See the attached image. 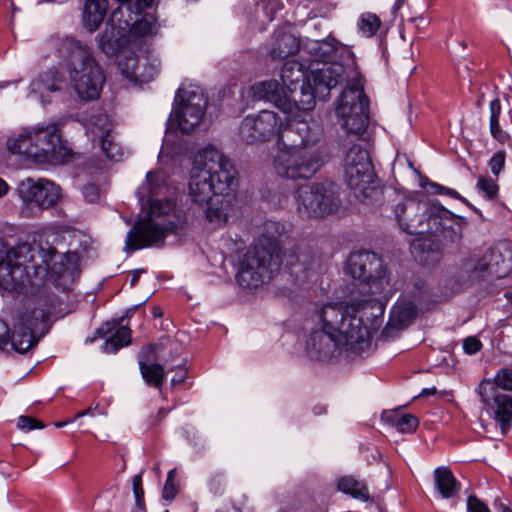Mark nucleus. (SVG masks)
Returning a JSON list of instances; mask_svg holds the SVG:
<instances>
[{"label":"nucleus","mask_w":512,"mask_h":512,"mask_svg":"<svg viewBox=\"0 0 512 512\" xmlns=\"http://www.w3.org/2000/svg\"><path fill=\"white\" fill-rule=\"evenodd\" d=\"M346 47L334 38L307 40L301 51L304 63L286 62L281 68L280 80L255 83L251 93L256 100L272 102L283 113L310 111L316 95L325 96L346 79L345 67L332 61Z\"/></svg>","instance_id":"nucleus-1"},{"label":"nucleus","mask_w":512,"mask_h":512,"mask_svg":"<svg viewBox=\"0 0 512 512\" xmlns=\"http://www.w3.org/2000/svg\"><path fill=\"white\" fill-rule=\"evenodd\" d=\"M207 103V98L199 87L178 89L173 115L182 133L192 132L201 123Z\"/></svg>","instance_id":"nucleus-14"},{"label":"nucleus","mask_w":512,"mask_h":512,"mask_svg":"<svg viewBox=\"0 0 512 512\" xmlns=\"http://www.w3.org/2000/svg\"><path fill=\"white\" fill-rule=\"evenodd\" d=\"M163 181V176L161 173L149 172L146 177V182L140 187L139 201L141 205H144V198L146 192L150 195L156 194V190L160 187V183Z\"/></svg>","instance_id":"nucleus-36"},{"label":"nucleus","mask_w":512,"mask_h":512,"mask_svg":"<svg viewBox=\"0 0 512 512\" xmlns=\"http://www.w3.org/2000/svg\"><path fill=\"white\" fill-rule=\"evenodd\" d=\"M119 46V43L114 39L113 31L109 32L108 29L100 36L99 47L107 55L114 54Z\"/></svg>","instance_id":"nucleus-40"},{"label":"nucleus","mask_w":512,"mask_h":512,"mask_svg":"<svg viewBox=\"0 0 512 512\" xmlns=\"http://www.w3.org/2000/svg\"><path fill=\"white\" fill-rule=\"evenodd\" d=\"M491 385H494L497 387V390L503 389V390H512V371L509 369H502L500 370L495 378L494 381L491 382Z\"/></svg>","instance_id":"nucleus-42"},{"label":"nucleus","mask_w":512,"mask_h":512,"mask_svg":"<svg viewBox=\"0 0 512 512\" xmlns=\"http://www.w3.org/2000/svg\"><path fill=\"white\" fill-rule=\"evenodd\" d=\"M431 186L433 188V192L434 193L444 194V191H445L446 187H444L442 185H439V184H432Z\"/></svg>","instance_id":"nucleus-57"},{"label":"nucleus","mask_w":512,"mask_h":512,"mask_svg":"<svg viewBox=\"0 0 512 512\" xmlns=\"http://www.w3.org/2000/svg\"><path fill=\"white\" fill-rule=\"evenodd\" d=\"M389 419L391 424L401 433H412L419 424L418 419L412 414L394 413Z\"/></svg>","instance_id":"nucleus-35"},{"label":"nucleus","mask_w":512,"mask_h":512,"mask_svg":"<svg viewBox=\"0 0 512 512\" xmlns=\"http://www.w3.org/2000/svg\"><path fill=\"white\" fill-rule=\"evenodd\" d=\"M148 202V215L138 220L127 234V250L162 244L168 231L183 226V219L172 201L149 199Z\"/></svg>","instance_id":"nucleus-9"},{"label":"nucleus","mask_w":512,"mask_h":512,"mask_svg":"<svg viewBox=\"0 0 512 512\" xmlns=\"http://www.w3.org/2000/svg\"><path fill=\"white\" fill-rule=\"evenodd\" d=\"M131 34L136 37L154 36L157 34V25L148 18H142L133 23Z\"/></svg>","instance_id":"nucleus-38"},{"label":"nucleus","mask_w":512,"mask_h":512,"mask_svg":"<svg viewBox=\"0 0 512 512\" xmlns=\"http://www.w3.org/2000/svg\"><path fill=\"white\" fill-rule=\"evenodd\" d=\"M8 190V185L5 181L2 180V195L5 194Z\"/></svg>","instance_id":"nucleus-64"},{"label":"nucleus","mask_w":512,"mask_h":512,"mask_svg":"<svg viewBox=\"0 0 512 512\" xmlns=\"http://www.w3.org/2000/svg\"><path fill=\"white\" fill-rule=\"evenodd\" d=\"M435 393H436V388L433 387V388H430V389H423L419 396L426 397V396H429V395H434Z\"/></svg>","instance_id":"nucleus-58"},{"label":"nucleus","mask_w":512,"mask_h":512,"mask_svg":"<svg viewBox=\"0 0 512 512\" xmlns=\"http://www.w3.org/2000/svg\"><path fill=\"white\" fill-rule=\"evenodd\" d=\"M236 176L231 159L212 145L194 156L189 194L193 202L207 204L206 219L215 226L227 222L234 200L232 192L237 185Z\"/></svg>","instance_id":"nucleus-3"},{"label":"nucleus","mask_w":512,"mask_h":512,"mask_svg":"<svg viewBox=\"0 0 512 512\" xmlns=\"http://www.w3.org/2000/svg\"><path fill=\"white\" fill-rule=\"evenodd\" d=\"M467 511L468 512H490L488 506L475 495H470L467 498Z\"/></svg>","instance_id":"nucleus-49"},{"label":"nucleus","mask_w":512,"mask_h":512,"mask_svg":"<svg viewBox=\"0 0 512 512\" xmlns=\"http://www.w3.org/2000/svg\"><path fill=\"white\" fill-rule=\"evenodd\" d=\"M444 194H447L453 198H456V199H460L462 200L463 202H466V200L464 198H462L458 193L457 191L453 190V189H450V188H445V191H444Z\"/></svg>","instance_id":"nucleus-54"},{"label":"nucleus","mask_w":512,"mask_h":512,"mask_svg":"<svg viewBox=\"0 0 512 512\" xmlns=\"http://www.w3.org/2000/svg\"><path fill=\"white\" fill-rule=\"evenodd\" d=\"M140 371L144 380L157 388L161 387L164 380V368L157 363L146 364L143 361L139 362Z\"/></svg>","instance_id":"nucleus-32"},{"label":"nucleus","mask_w":512,"mask_h":512,"mask_svg":"<svg viewBox=\"0 0 512 512\" xmlns=\"http://www.w3.org/2000/svg\"><path fill=\"white\" fill-rule=\"evenodd\" d=\"M283 224L267 221L255 244L246 252L239 264L236 280L246 289L257 288L269 282L282 262L281 237Z\"/></svg>","instance_id":"nucleus-5"},{"label":"nucleus","mask_w":512,"mask_h":512,"mask_svg":"<svg viewBox=\"0 0 512 512\" xmlns=\"http://www.w3.org/2000/svg\"><path fill=\"white\" fill-rule=\"evenodd\" d=\"M477 188L485 193L488 199H493L498 192V185L496 182L483 176L479 177Z\"/></svg>","instance_id":"nucleus-44"},{"label":"nucleus","mask_w":512,"mask_h":512,"mask_svg":"<svg viewBox=\"0 0 512 512\" xmlns=\"http://www.w3.org/2000/svg\"><path fill=\"white\" fill-rule=\"evenodd\" d=\"M345 179L354 195L364 201L376 192V175L369 152L360 144L351 145L343 159Z\"/></svg>","instance_id":"nucleus-11"},{"label":"nucleus","mask_w":512,"mask_h":512,"mask_svg":"<svg viewBox=\"0 0 512 512\" xmlns=\"http://www.w3.org/2000/svg\"><path fill=\"white\" fill-rule=\"evenodd\" d=\"M122 16L123 12L121 6L117 7L112 11L110 16V22L113 26L112 30H114L115 27H117L118 29L125 30L129 26V21L123 20Z\"/></svg>","instance_id":"nucleus-50"},{"label":"nucleus","mask_w":512,"mask_h":512,"mask_svg":"<svg viewBox=\"0 0 512 512\" xmlns=\"http://www.w3.org/2000/svg\"><path fill=\"white\" fill-rule=\"evenodd\" d=\"M481 346L480 340L474 336L467 337L463 342V348L467 354L478 352Z\"/></svg>","instance_id":"nucleus-52"},{"label":"nucleus","mask_w":512,"mask_h":512,"mask_svg":"<svg viewBox=\"0 0 512 512\" xmlns=\"http://www.w3.org/2000/svg\"><path fill=\"white\" fill-rule=\"evenodd\" d=\"M495 505H497L500 509H501V512H512V509H510L508 506H506L505 504L503 503H495Z\"/></svg>","instance_id":"nucleus-60"},{"label":"nucleus","mask_w":512,"mask_h":512,"mask_svg":"<svg viewBox=\"0 0 512 512\" xmlns=\"http://www.w3.org/2000/svg\"><path fill=\"white\" fill-rule=\"evenodd\" d=\"M416 315V307L410 301L397 302L390 314L388 323L383 329V334L387 337L394 335V332L402 330L408 326Z\"/></svg>","instance_id":"nucleus-22"},{"label":"nucleus","mask_w":512,"mask_h":512,"mask_svg":"<svg viewBox=\"0 0 512 512\" xmlns=\"http://www.w3.org/2000/svg\"><path fill=\"white\" fill-rule=\"evenodd\" d=\"M301 52L300 42L292 33L284 30H276L274 42L270 50V56L274 60H282L297 52Z\"/></svg>","instance_id":"nucleus-24"},{"label":"nucleus","mask_w":512,"mask_h":512,"mask_svg":"<svg viewBox=\"0 0 512 512\" xmlns=\"http://www.w3.org/2000/svg\"><path fill=\"white\" fill-rule=\"evenodd\" d=\"M276 136L278 150L302 149L299 137L290 118L288 120V124L285 127L282 126L280 132Z\"/></svg>","instance_id":"nucleus-30"},{"label":"nucleus","mask_w":512,"mask_h":512,"mask_svg":"<svg viewBox=\"0 0 512 512\" xmlns=\"http://www.w3.org/2000/svg\"><path fill=\"white\" fill-rule=\"evenodd\" d=\"M484 265H490V274L506 277L512 271V250L507 244L488 249L484 253Z\"/></svg>","instance_id":"nucleus-20"},{"label":"nucleus","mask_w":512,"mask_h":512,"mask_svg":"<svg viewBox=\"0 0 512 512\" xmlns=\"http://www.w3.org/2000/svg\"><path fill=\"white\" fill-rule=\"evenodd\" d=\"M309 111H297L296 113H286L299 137L302 149L306 146L316 143L321 135L320 126L313 120H308Z\"/></svg>","instance_id":"nucleus-21"},{"label":"nucleus","mask_w":512,"mask_h":512,"mask_svg":"<svg viewBox=\"0 0 512 512\" xmlns=\"http://www.w3.org/2000/svg\"><path fill=\"white\" fill-rule=\"evenodd\" d=\"M505 164V152L498 151L495 153L489 161V166L491 168L492 173L497 177L501 170L503 169Z\"/></svg>","instance_id":"nucleus-48"},{"label":"nucleus","mask_w":512,"mask_h":512,"mask_svg":"<svg viewBox=\"0 0 512 512\" xmlns=\"http://www.w3.org/2000/svg\"><path fill=\"white\" fill-rule=\"evenodd\" d=\"M501 109V102L498 98L490 102V132L493 138L503 144L510 139V136L500 128L499 115Z\"/></svg>","instance_id":"nucleus-31"},{"label":"nucleus","mask_w":512,"mask_h":512,"mask_svg":"<svg viewBox=\"0 0 512 512\" xmlns=\"http://www.w3.org/2000/svg\"><path fill=\"white\" fill-rule=\"evenodd\" d=\"M417 259L425 265H433L440 261L442 250L439 243L428 239H418L413 243Z\"/></svg>","instance_id":"nucleus-27"},{"label":"nucleus","mask_w":512,"mask_h":512,"mask_svg":"<svg viewBox=\"0 0 512 512\" xmlns=\"http://www.w3.org/2000/svg\"><path fill=\"white\" fill-rule=\"evenodd\" d=\"M464 265L467 271L490 273V265H484V255L479 259H468Z\"/></svg>","instance_id":"nucleus-51"},{"label":"nucleus","mask_w":512,"mask_h":512,"mask_svg":"<svg viewBox=\"0 0 512 512\" xmlns=\"http://www.w3.org/2000/svg\"><path fill=\"white\" fill-rule=\"evenodd\" d=\"M118 68L125 78L138 82L141 67L139 59L136 56L130 55L121 58L118 62Z\"/></svg>","instance_id":"nucleus-34"},{"label":"nucleus","mask_w":512,"mask_h":512,"mask_svg":"<svg viewBox=\"0 0 512 512\" xmlns=\"http://www.w3.org/2000/svg\"><path fill=\"white\" fill-rule=\"evenodd\" d=\"M18 313H23V312H22V311H20V310L12 311V312L10 313L9 317H8L5 321H4V320H1V323H4V324H5V322H6L7 320H10V319H11L12 315H15V316H16Z\"/></svg>","instance_id":"nucleus-63"},{"label":"nucleus","mask_w":512,"mask_h":512,"mask_svg":"<svg viewBox=\"0 0 512 512\" xmlns=\"http://www.w3.org/2000/svg\"><path fill=\"white\" fill-rule=\"evenodd\" d=\"M187 377V371L186 369L179 365L176 367V375L175 377L172 379V383L173 384H180L182 383Z\"/></svg>","instance_id":"nucleus-53"},{"label":"nucleus","mask_w":512,"mask_h":512,"mask_svg":"<svg viewBox=\"0 0 512 512\" xmlns=\"http://www.w3.org/2000/svg\"><path fill=\"white\" fill-rule=\"evenodd\" d=\"M17 426L18 428L26 431L44 428V424L41 421L29 416H20Z\"/></svg>","instance_id":"nucleus-47"},{"label":"nucleus","mask_w":512,"mask_h":512,"mask_svg":"<svg viewBox=\"0 0 512 512\" xmlns=\"http://www.w3.org/2000/svg\"><path fill=\"white\" fill-rule=\"evenodd\" d=\"M154 0H137V4L140 8L146 9L152 7Z\"/></svg>","instance_id":"nucleus-55"},{"label":"nucleus","mask_w":512,"mask_h":512,"mask_svg":"<svg viewBox=\"0 0 512 512\" xmlns=\"http://www.w3.org/2000/svg\"><path fill=\"white\" fill-rule=\"evenodd\" d=\"M346 272L362 282H371L385 276L381 258L373 252H354L347 260Z\"/></svg>","instance_id":"nucleus-19"},{"label":"nucleus","mask_w":512,"mask_h":512,"mask_svg":"<svg viewBox=\"0 0 512 512\" xmlns=\"http://www.w3.org/2000/svg\"><path fill=\"white\" fill-rule=\"evenodd\" d=\"M478 394L485 407L492 411L502 435H506L512 422V397L498 391L488 380L479 384Z\"/></svg>","instance_id":"nucleus-16"},{"label":"nucleus","mask_w":512,"mask_h":512,"mask_svg":"<svg viewBox=\"0 0 512 512\" xmlns=\"http://www.w3.org/2000/svg\"><path fill=\"white\" fill-rule=\"evenodd\" d=\"M63 83L62 74L55 68L49 69L42 73L37 79L31 83L32 92L41 96L46 92H56L61 88Z\"/></svg>","instance_id":"nucleus-28"},{"label":"nucleus","mask_w":512,"mask_h":512,"mask_svg":"<svg viewBox=\"0 0 512 512\" xmlns=\"http://www.w3.org/2000/svg\"><path fill=\"white\" fill-rule=\"evenodd\" d=\"M360 31L367 37L373 36L380 27V19L375 14H363L359 21Z\"/></svg>","instance_id":"nucleus-39"},{"label":"nucleus","mask_w":512,"mask_h":512,"mask_svg":"<svg viewBox=\"0 0 512 512\" xmlns=\"http://www.w3.org/2000/svg\"><path fill=\"white\" fill-rule=\"evenodd\" d=\"M133 492L135 496V509H145L141 474L133 477Z\"/></svg>","instance_id":"nucleus-45"},{"label":"nucleus","mask_w":512,"mask_h":512,"mask_svg":"<svg viewBox=\"0 0 512 512\" xmlns=\"http://www.w3.org/2000/svg\"><path fill=\"white\" fill-rule=\"evenodd\" d=\"M67 52L66 70L72 90L79 100H97L105 82L102 68L91 51L79 41L67 38L63 42Z\"/></svg>","instance_id":"nucleus-8"},{"label":"nucleus","mask_w":512,"mask_h":512,"mask_svg":"<svg viewBox=\"0 0 512 512\" xmlns=\"http://www.w3.org/2000/svg\"><path fill=\"white\" fill-rule=\"evenodd\" d=\"M32 314L18 313L5 322L7 330L5 335H2V345L10 342L15 351L25 353L36 344V338L33 336L36 318Z\"/></svg>","instance_id":"nucleus-17"},{"label":"nucleus","mask_w":512,"mask_h":512,"mask_svg":"<svg viewBox=\"0 0 512 512\" xmlns=\"http://www.w3.org/2000/svg\"><path fill=\"white\" fill-rule=\"evenodd\" d=\"M434 482L443 498H452L460 491V482L448 467H438L434 471Z\"/></svg>","instance_id":"nucleus-26"},{"label":"nucleus","mask_w":512,"mask_h":512,"mask_svg":"<svg viewBox=\"0 0 512 512\" xmlns=\"http://www.w3.org/2000/svg\"><path fill=\"white\" fill-rule=\"evenodd\" d=\"M283 125L282 119L270 110L247 115L239 126V136L247 144L266 142L276 136Z\"/></svg>","instance_id":"nucleus-15"},{"label":"nucleus","mask_w":512,"mask_h":512,"mask_svg":"<svg viewBox=\"0 0 512 512\" xmlns=\"http://www.w3.org/2000/svg\"><path fill=\"white\" fill-rule=\"evenodd\" d=\"M139 273L140 271H135L132 274L131 280H130V286L133 287L139 280Z\"/></svg>","instance_id":"nucleus-59"},{"label":"nucleus","mask_w":512,"mask_h":512,"mask_svg":"<svg viewBox=\"0 0 512 512\" xmlns=\"http://www.w3.org/2000/svg\"><path fill=\"white\" fill-rule=\"evenodd\" d=\"M130 341H131V331H130V329L128 327L121 326L106 341V343H105V351L108 352V353L116 352L120 348L130 344Z\"/></svg>","instance_id":"nucleus-33"},{"label":"nucleus","mask_w":512,"mask_h":512,"mask_svg":"<svg viewBox=\"0 0 512 512\" xmlns=\"http://www.w3.org/2000/svg\"><path fill=\"white\" fill-rule=\"evenodd\" d=\"M366 305V301L323 305L316 314L321 329L312 331L306 340L308 356L327 361L341 349L357 355L368 351L371 346L370 333L356 315Z\"/></svg>","instance_id":"nucleus-2"},{"label":"nucleus","mask_w":512,"mask_h":512,"mask_svg":"<svg viewBox=\"0 0 512 512\" xmlns=\"http://www.w3.org/2000/svg\"><path fill=\"white\" fill-rule=\"evenodd\" d=\"M140 67L138 82H149L159 73L160 61L157 58L146 57Z\"/></svg>","instance_id":"nucleus-37"},{"label":"nucleus","mask_w":512,"mask_h":512,"mask_svg":"<svg viewBox=\"0 0 512 512\" xmlns=\"http://www.w3.org/2000/svg\"><path fill=\"white\" fill-rule=\"evenodd\" d=\"M369 100L358 82L349 84L336 104V115L341 128L350 135L361 137L368 126Z\"/></svg>","instance_id":"nucleus-10"},{"label":"nucleus","mask_w":512,"mask_h":512,"mask_svg":"<svg viewBox=\"0 0 512 512\" xmlns=\"http://www.w3.org/2000/svg\"><path fill=\"white\" fill-rule=\"evenodd\" d=\"M60 187L52 181L39 178H27L19 185V192L23 200L41 209L54 206L60 197Z\"/></svg>","instance_id":"nucleus-18"},{"label":"nucleus","mask_w":512,"mask_h":512,"mask_svg":"<svg viewBox=\"0 0 512 512\" xmlns=\"http://www.w3.org/2000/svg\"><path fill=\"white\" fill-rule=\"evenodd\" d=\"M99 122H103L102 126L94 124L92 127V133L99 137L101 150L105 156L113 161H118L122 155V148L118 143L114 141V137L111 134V124L108 123L105 117H99Z\"/></svg>","instance_id":"nucleus-23"},{"label":"nucleus","mask_w":512,"mask_h":512,"mask_svg":"<svg viewBox=\"0 0 512 512\" xmlns=\"http://www.w3.org/2000/svg\"><path fill=\"white\" fill-rule=\"evenodd\" d=\"M162 315H163V313H162V310L160 309V307L155 306L153 308V316L154 317H161Z\"/></svg>","instance_id":"nucleus-61"},{"label":"nucleus","mask_w":512,"mask_h":512,"mask_svg":"<svg viewBox=\"0 0 512 512\" xmlns=\"http://www.w3.org/2000/svg\"><path fill=\"white\" fill-rule=\"evenodd\" d=\"M176 469L168 472L167 479L163 488V498L165 500H172L178 493L179 484L175 481Z\"/></svg>","instance_id":"nucleus-41"},{"label":"nucleus","mask_w":512,"mask_h":512,"mask_svg":"<svg viewBox=\"0 0 512 512\" xmlns=\"http://www.w3.org/2000/svg\"><path fill=\"white\" fill-rule=\"evenodd\" d=\"M483 102H484V94H480V96L478 97L477 101H476V106L478 108L482 107L483 105Z\"/></svg>","instance_id":"nucleus-62"},{"label":"nucleus","mask_w":512,"mask_h":512,"mask_svg":"<svg viewBox=\"0 0 512 512\" xmlns=\"http://www.w3.org/2000/svg\"><path fill=\"white\" fill-rule=\"evenodd\" d=\"M7 149L37 164L63 165L73 158L72 150L61 139L58 123L25 128L17 137L8 139Z\"/></svg>","instance_id":"nucleus-7"},{"label":"nucleus","mask_w":512,"mask_h":512,"mask_svg":"<svg viewBox=\"0 0 512 512\" xmlns=\"http://www.w3.org/2000/svg\"><path fill=\"white\" fill-rule=\"evenodd\" d=\"M320 167L319 157L315 153L304 149L278 150L273 158L275 173L290 180L311 178Z\"/></svg>","instance_id":"nucleus-13"},{"label":"nucleus","mask_w":512,"mask_h":512,"mask_svg":"<svg viewBox=\"0 0 512 512\" xmlns=\"http://www.w3.org/2000/svg\"><path fill=\"white\" fill-rule=\"evenodd\" d=\"M108 9L107 0H85L83 23L89 31H95L102 23Z\"/></svg>","instance_id":"nucleus-25"},{"label":"nucleus","mask_w":512,"mask_h":512,"mask_svg":"<svg viewBox=\"0 0 512 512\" xmlns=\"http://www.w3.org/2000/svg\"><path fill=\"white\" fill-rule=\"evenodd\" d=\"M82 193L85 200L89 203H97L101 198L99 187L92 183L84 185Z\"/></svg>","instance_id":"nucleus-46"},{"label":"nucleus","mask_w":512,"mask_h":512,"mask_svg":"<svg viewBox=\"0 0 512 512\" xmlns=\"http://www.w3.org/2000/svg\"><path fill=\"white\" fill-rule=\"evenodd\" d=\"M257 6L261 7L265 20L271 22L277 11L282 8L280 0H261Z\"/></svg>","instance_id":"nucleus-43"},{"label":"nucleus","mask_w":512,"mask_h":512,"mask_svg":"<svg viewBox=\"0 0 512 512\" xmlns=\"http://www.w3.org/2000/svg\"><path fill=\"white\" fill-rule=\"evenodd\" d=\"M337 487L339 491L350 495L355 499L368 501L370 498L366 484L352 476H344L340 478Z\"/></svg>","instance_id":"nucleus-29"},{"label":"nucleus","mask_w":512,"mask_h":512,"mask_svg":"<svg viewBox=\"0 0 512 512\" xmlns=\"http://www.w3.org/2000/svg\"><path fill=\"white\" fill-rule=\"evenodd\" d=\"M296 210L301 217L321 218L338 211L341 200L333 183L303 185L295 191Z\"/></svg>","instance_id":"nucleus-12"},{"label":"nucleus","mask_w":512,"mask_h":512,"mask_svg":"<svg viewBox=\"0 0 512 512\" xmlns=\"http://www.w3.org/2000/svg\"><path fill=\"white\" fill-rule=\"evenodd\" d=\"M5 249V259L2 258V288L15 289L21 285L27 275L28 268L35 273L53 271L56 248L44 235H38L31 243L13 246L2 240V251Z\"/></svg>","instance_id":"nucleus-6"},{"label":"nucleus","mask_w":512,"mask_h":512,"mask_svg":"<svg viewBox=\"0 0 512 512\" xmlns=\"http://www.w3.org/2000/svg\"><path fill=\"white\" fill-rule=\"evenodd\" d=\"M394 212L403 232L410 235L426 232L441 236L451 244L461 241L467 225L465 218L454 215L437 202L410 199L398 203Z\"/></svg>","instance_id":"nucleus-4"},{"label":"nucleus","mask_w":512,"mask_h":512,"mask_svg":"<svg viewBox=\"0 0 512 512\" xmlns=\"http://www.w3.org/2000/svg\"><path fill=\"white\" fill-rule=\"evenodd\" d=\"M86 413H88V411L86 412H79L73 419H70V420H67V421H64V422H58L56 423V427L60 428V427H63L64 425H66L67 423H70L72 421H74V419L78 418V417H82L83 415H85Z\"/></svg>","instance_id":"nucleus-56"}]
</instances>
